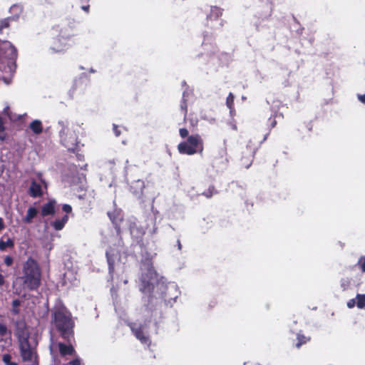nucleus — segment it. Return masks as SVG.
<instances>
[{"label": "nucleus", "instance_id": "nucleus-19", "mask_svg": "<svg viewBox=\"0 0 365 365\" xmlns=\"http://www.w3.org/2000/svg\"><path fill=\"white\" fill-rule=\"evenodd\" d=\"M54 201H49L48 203L43 205L41 209V214L43 216L52 215L54 213Z\"/></svg>", "mask_w": 365, "mask_h": 365}, {"label": "nucleus", "instance_id": "nucleus-45", "mask_svg": "<svg viewBox=\"0 0 365 365\" xmlns=\"http://www.w3.org/2000/svg\"><path fill=\"white\" fill-rule=\"evenodd\" d=\"M357 98L361 103L365 104V94H358Z\"/></svg>", "mask_w": 365, "mask_h": 365}, {"label": "nucleus", "instance_id": "nucleus-13", "mask_svg": "<svg viewBox=\"0 0 365 365\" xmlns=\"http://www.w3.org/2000/svg\"><path fill=\"white\" fill-rule=\"evenodd\" d=\"M145 187V183L141 180H137L130 185V190L132 193L138 198L143 196V190Z\"/></svg>", "mask_w": 365, "mask_h": 365}, {"label": "nucleus", "instance_id": "nucleus-7", "mask_svg": "<svg viewBox=\"0 0 365 365\" xmlns=\"http://www.w3.org/2000/svg\"><path fill=\"white\" fill-rule=\"evenodd\" d=\"M31 340V339L29 337L21 336L19 338L21 356L24 361L29 362L31 365H37L36 343Z\"/></svg>", "mask_w": 365, "mask_h": 365}, {"label": "nucleus", "instance_id": "nucleus-10", "mask_svg": "<svg viewBox=\"0 0 365 365\" xmlns=\"http://www.w3.org/2000/svg\"><path fill=\"white\" fill-rule=\"evenodd\" d=\"M217 52V47L214 40L210 36H205L202 43V51L200 56L204 58L214 60Z\"/></svg>", "mask_w": 365, "mask_h": 365}, {"label": "nucleus", "instance_id": "nucleus-46", "mask_svg": "<svg viewBox=\"0 0 365 365\" xmlns=\"http://www.w3.org/2000/svg\"><path fill=\"white\" fill-rule=\"evenodd\" d=\"M269 122H270V125L272 128H274L275 126V125L277 124V122L275 120V118H270L269 119Z\"/></svg>", "mask_w": 365, "mask_h": 365}, {"label": "nucleus", "instance_id": "nucleus-22", "mask_svg": "<svg viewBox=\"0 0 365 365\" xmlns=\"http://www.w3.org/2000/svg\"><path fill=\"white\" fill-rule=\"evenodd\" d=\"M222 14V10L217 6H211L210 14L207 15L208 19H217Z\"/></svg>", "mask_w": 365, "mask_h": 365}, {"label": "nucleus", "instance_id": "nucleus-3", "mask_svg": "<svg viewBox=\"0 0 365 365\" xmlns=\"http://www.w3.org/2000/svg\"><path fill=\"white\" fill-rule=\"evenodd\" d=\"M22 279L24 286L31 290L36 289L41 284V272L38 262L29 257L23 266Z\"/></svg>", "mask_w": 365, "mask_h": 365}, {"label": "nucleus", "instance_id": "nucleus-41", "mask_svg": "<svg viewBox=\"0 0 365 365\" xmlns=\"http://www.w3.org/2000/svg\"><path fill=\"white\" fill-rule=\"evenodd\" d=\"M113 130L114 134L116 137L120 136L121 131L116 125H113Z\"/></svg>", "mask_w": 365, "mask_h": 365}, {"label": "nucleus", "instance_id": "nucleus-37", "mask_svg": "<svg viewBox=\"0 0 365 365\" xmlns=\"http://www.w3.org/2000/svg\"><path fill=\"white\" fill-rule=\"evenodd\" d=\"M179 133L181 138H185L188 136L189 132L186 128H180Z\"/></svg>", "mask_w": 365, "mask_h": 365}, {"label": "nucleus", "instance_id": "nucleus-23", "mask_svg": "<svg viewBox=\"0 0 365 365\" xmlns=\"http://www.w3.org/2000/svg\"><path fill=\"white\" fill-rule=\"evenodd\" d=\"M108 215L113 223L115 225L116 228L119 229L118 227V221L121 220L120 211H115L113 212H108Z\"/></svg>", "mask_w": 365, "mask_h": 365}, {"label": "nucleus", "instance_id": "nucleus-49", "mask_svg": "<svg viewBox=\"0 0 365 365\" xmlns=\"http://www.w3.org/2000/svg\"><path fill=\"white\" fill-rule=\"evenodd\" d=\"M4 283V277L1 274H0V286L3 285Z\"/></svg>", "mask_w": 365, "mask_h": 365}, {"label": "nucleus", "instance_id": "nucleus-4", "mask_svg": "<svg viewBox=\"0 0 365 365\" xmlns=\"http://www.w3.org/2000/svg\"><path fill=\"white\" fill-rule=\"evenodd\" d=\"M142 274L140 278V284L139 289L145 293L150 294L154 292L155 284L157 283V288L160 289L164 287V283L158 282L157 273L150 261L145 262L141 267Z\"/></svg>", "mask_w": 365, "mask_h": 365}, {"label": "nucleus", "instance_id": "nucleus-8", "mask_svg": "<svg viewBox=\"0 0 365 365\" xmlns=\"http://www.w3.org/2000/svg\"><path fill=\"white\" fill-rule=\"evenodd\" d=\"M76 43L72 35H60L55 38L49 47V50L54 53H64Z\"/></svg>", "mask_w": 365, "mask_h": 365}, {"label": "nucleus", "instance_id": "nucleus-30", "mask_svg": "<svg viewBox=\"0 0 365 365\" xmlns=\"http://www.w3.org/2000/svg\"><path fill=\"white\" fill-rule=\"evenodd\" d=\"M21 304V302L20 300L19 299H14L13 302H12V309H11V312L16 315L19 313V309H18V307L20 306Z\"/></svg>", "mask_w": 365, "mask_h": 365}, {"label": "nucleus", "instance_id": "nucleus-42", "mask_svg": "<svg viewBox=\"0 0 365 365\" xmlns=\"http://www.w3.org/2000/svg\"><path fill=\"white\" fill-rule=\"evenodd\" d=\"M67 365H81V360L78 358L70 361Z\"/></svg>", "mask_w": 365, "mask_h": 365}, {"label": "nucleus", "instance_id": "nucleus-16", "mask_svg": "<svg viewBox=\"0 0 365 365\" xmlns=\"http://www.w3.org/2000/svg\"><path fill=\"white\" fill-rule=\"evenodd\" d=\"M68 344H65L63 343L60 342L58 344V348H59V352L62 356L66 355H73L75 353V350L71 345V340L70 341H68Z\"/></svg>", "mask_w": 365, "mask_h": 365}, {"label": "nucleus", "instance_id": "nucleus-5", "mask_svg": "<svg viewBox=\"0 0 365 365\" xmlns=\"http://www.w3.org/2000/svg\"><path fill=\"white\" fill-rule=\"evenodd\" d=\"M59 137L61 143L68 150L74 151L78 144V135L73 126H70L67 121L59 120Z\"/></svg>", "mask_w": 365, "mask_h": 365}, {"label": "nucleus", "instance_id": "nucleus-6", "mask_svg": "<svg viewBox=\"0 0 365 365\" xmlns=\"http://www.w3.org/2000/svg\"><path fill=\"white\" fill-rule=\"evenodd\" d=\"M203 149V140L197 134L188 136L187 140L181 142L178 145V150L180 154L188 155L202 153Z\"/></svg>", "mask_w": 365, "mask_h": 365}, {"label": "nucleus", "instance_id": "nucleus-12", "mask_svg": "<svg viewBox=\"0 0 365 365\" xmlns=\"http://www.w3.org/2000/svg\"><path fill=\"white\" fill-rule=\"evenodd\" d=\"M39 180L40 182H38L36 180H32L31 183V186L29 187V194L33 197H40L43 194L41 184H43L46 186V182L42 180L41 177H39Z\"/></svg>", "mask_w": 365, "mask_h": 365}, {"label": "nucleus", "instance_id": "nucleus-9", "mask_svg": "<svg viewBox=\"0 0 365 365\" xmlns=\"http://www.w3.org/2000/svg\"><path fill=\"white\" fill-rule=\"evenodd\" d=\"M130 327L133 334L135 337L141 342L142 344L149 346L150 344V340L148 334V324L138 323H131Z\"/></svg>", "mask_w": 365, "mask_h": 365}, {"label": "nucleus", "instance_id": "nucleus-51", "mask_svg": "<svg viewBox=\"0 0 365 365\" xmlns=\"http://www.w3.org/2000/svg\"><path fill=\"white\" fill-rule=\"evenodd\" d=\"M177 243H178V250H181V248H182V245H181V243H180V241L178 240L177 241Z\"/></svg>", "mask_w": 365, "mask_h": 365}, {"label": "nucleus", "instance_id": "nucleus-21", "mask_svg": "<svg viewBox=\"0 0 365 365\" xmlns=\"http://www.w3.org/2000/svg\"><path fill=\"white\" fill-rule=\"evenodd\" d=\"M68 220V217L66 215L61 219H58L53 222L52 225L56 230H61L64 227Z\"/></svg>", "mask_w": 365, "mask_h": 365}, {"label": "nucleus", "instance_id": "nucleus-32", "mask_svg": "<svg viewBox=\"0 0 365 365\" xmlns=\"http://www.w3.org/2000/svg\"><path fill=\"white\" fill-rule=\"evenodd\" d=\"M11 356L10 354H6L3 355L2 360L6 365H17L16 362L11 361Z\"/></svg>", "mask_w": 365, "mask_h": 365}, {"label": "nucleus", "instance_id": "nucleus-26", "mask_svg": "<svg viewBox=\"0 0 365 365\" xmlns=\"http://www.w3.org/2000/svg\"><path fill=\"white\" fill-rule=\"evenodd\" d=\"M233 103H234V96L232 95V93H230V94L228 95L227 100H226V104H227V107L230 108L231 115H232L233 112H234L233 108H232Z\"/></svg>", "mask_w": 365, "mask_h": 365}, {"label": "nucleus", "instance_id": "nucleus-2", "mask_svg": "<svg viewBox=\"0 0 365 365\" xmlns=\"http://www.w3.org/2000/svg\"><path fill=\"white\" fill-rule=\"evenodd\" d=\"M54 323L61 336L70 341L73 337V322L71 314L64 307L56 308L53 312Z\"/></svg>", "mask_w": 365, "mask_h": 365}, {"label": "nucleus", "instance_id": "nucleus-15", "mask_svg": "<svg viewBox=\"0 0 365 365\" xmlns=\"http://www.w3.org/2000/svg\"><path fill=\"white\" fill-rule=\"evenodd\" d=\"M106 257L108 264L109 272L112 273L114 269V264L115 263L116 260L119 259V258L115 251L113 249H110L109 250L106 251Z\"/></svg>", "mask_w": 365, "mask_h": 365}, {"label": "nucleus", "instance_id": "nucleus-18", "mask_svg": "<svg viewBox=\"0 0 365 365\" xmlns=\"http://www.w3.org/2000/svg\"><path fill=\"white\" fill-rule=\"evenodd\" d=\"M29 128L35 135H40L43 132L42 122L40 120H34L29 123Z\"/></svg>", "mask_w": 365, "mask_h": 365}, {"label": "nucleus", "instance_id": "nucleus-36", "mask_svg": "<svg viewBox=\"0 0 365 365\" xmlns=\"http://www.w3.org/2000/svg\"><path fill=\"white\" fill-rule=\"evenodd\" d=\"M185 94L184 93H183V101L181 103L180 108L183 111L184 115L185 116L186 115V113H187V105H186V103L185 102Z\"/></svg>", "mask_w": 365, "mask_h": 365}, {"label": "nucleus", "instance_id": "nucleus-47", "mask_svg": "<svg viewBox=\"0 0 365 365\" xmlns=\"http://www.w3.org/2000/svg\"><path fill=\"white\" fill-rule=\"evenodd\" d=\"M11 9L12 11H21V8L19 6H16V5L12 6Z\"/></svg>", "mask_w": 365, "mask_h": 365}, {"label": "nucleus", "instance_id": "nucleus-20", "mask_svg": "<svg viewBox=\"0 0 365 365\" xmlns=\"http://www.w3.org/2000/svg\"><path fill=\"white\" fill-rule=\"evenodd\" d=\"M38 210L36 208L31 207L28 209L26 215L24 217L23 220L24 222L29 224L32 222V220L36 216Z\"/></svg>", "mask_w": 365, "mask_h": 365}, {"label": "nucleus", "instance_id": "nucleus-35", "mask_svg": "<svg viewBox=\"0 0 365 365\" xmlns=\"http://www.w3.org/2000/svg\"><path fill=\"white\" fill-rule=\"evenodd\" d=\"M9 26V19L0 20V30Z\"/></svg>", "mask_w": 365, "mask_h": 365}, {"label": "nucleus", "instance_id": "nucleus-33", "mask_svg": "<svg viewBox=\"0 0 365 365\" xmlns=\"http://www.w3.org/2000/svg\"><path fill=\"white\" fill-rule=\"evenodd\" d=\"M8 334V329L6 325L0 324V335L5 336Z\"/></svg>", "mask_w": 365, "mask_h": 365}, {"label": "nucleus", "instance_id": "nucleus-48", "mask_svg": "<svg viewBox=\"0 0 365 365\" xmlns=\"http://www.w3.org/2000/svg\"><path fill=\"white\" fill-rule=\"evenodd\" d=\"M81 9L85 11L86 12H88V10H89V5H85V6H81Z\"/></svg>", "mask_w": 365, "mask_h": 365}, {"label": "nucleus", "instance_id": "nucleus-31", "mask_svg": "<svg viewBox=\"0 0 365 365\" xmlns=\"http://www.w3.org/2000/svg\"><path fill=\"white\" fill-rule=\"evenodd\" d=\"M359 269L365 273V256H361L356 263Z\"/></svg>", "mask_w": 365, "mask_h": 365}, {"label": "nucleus", "instance_id": "nucleus-34", "mask_svg": "<svg viewBox=\"0 0 365 365\" xmlns=\"http://www.w3.org/2000/svg\"><path fill=\"white\" fill-rule=\"evenodd\" d=\"M214 194V188L210 187L207 191L204 192L202 195L207 198L211 197Z\"/></svg>", "mask_w": 365, "mask_h": 365}, {"label": "nucleus", "instance_id": "nucleus-17", "mask_svg": "<svg viewBox=\"0 0 365 365\" xmlns=\"http://www.w3.org/2000/svg\"><path fill=\"white\" fill-rule=\"evenodd\" d=\"M180 294V292L178 290V286L174 283H169L168 285H166V292L165 293V295L170 296L171 299H173L175 300L178 297Z\"/></svg>", "mask_w": 365, "mask_h": 365}, {"label": "nucleus", "instance_id": "nucleus-52", "mask_svg": "<svg viewBox=\"0 0 365 365\" xmlns=\"http://www.w3.org/2000/svg\"><path fill=\"white\" fill-rule=\"evenodd\" d=\"M90 72H91V73H95V72H96V71H95L94 69H93V68H91V69H90Z\"/></svg>", "mask_w": 365, "mask_h": 365}, {"label": "nucleus", "instance_id": "nucleus-38", "mask_svg": "<svg viewBox=\"0 0 365 365\" xmlns=\"http://www.w3.org/2000/svg\"><path fill=\"white\" fill-rule=\"evenodd\" d=\"M145 311L147 312L145 314V317L146 318H150V319L151 320V319L153 318V314H154V312L153 311H150L149 310L147 307L145 308ZM155 314H157L156 312H155Z\"/></svg>", "mask_w": 365, "mask_h": 365}, {"label": "nucleus", "instance_id": "nucleus-50", "mask_svg": "<svg viewBox=\"0 0 365 365\" xmlns=\"http://www.w3.org/2000/svg\"><path fill=\"white\" fill-rule=\"evenodd\" d=\"M4 222H3V220L1 218H0V231L4 228Z\"/></svg>", "mask_w": 365, "mask_h": 365}, {"label": "nucleus", "instance_id": "nucleus-29", "mask_svg": "<svg viewBox=\"0 0 365 365\" xmlns=\"http://www.w3.org/2000/svg\"><path fill=\"white\" fill-rule=\"evenodd\" d=\"M340 284L343 290H346L350 287L351 279L348 277L342 278Z\"/></svg>", "mask_w": 365, "mask_h": 365}, {"label": "nucleus", "instance_id": "nucleus-44", "mask_svg": "<svg viewBox=\"0 0 365 365\" xmlns=\"http://www.w3.org/2000/svg\"><path fill=\"white\" fill-rule=\"evenodd\" d=\"M9 110V106L8 104H6L3 110V114L5 115H7L8 117H10Z\"/></svg>", "mask_w": 365, "mask_h": 365}, {"label": "nucleus", "instance_id": "nucleus-28", "mask_svg": "<svg viewBox=\"0 0 365 365\" xmlns=\"http://www.w3.org/2000/svg\"><path fill=\"white\" fill-rule=\"evenodd\" d=\"M309 340L308 338L304 336L302 334H297V343L296 344V346L297 348H299L302 344H305Z\"/></svg>", "mask_w": 365, "mask_h": 365}, {"label": "nucleus", "instance_id": "nucleus-39", "mask_svg": "<svg viewBox=\"0 0 365 365\" xmlns=\"http://www.w3.org/2000/svg\"><path fill=\"white\" fill-rule=\"evenodd\" d=\"M4 263L7 266H11L13 263V258L10 256H6L4 258Z\"/></svg>", "mask_w": 365, "mask_h": 365}, {"label": "nucleus", "instance_id": "nucleus-24", "mask_svg": "<svg viewBox=\"0 0 365 365\" xmlns=\"http://www.w3.org/2000/svg\"><path fill=\"white\" fill-rule=\"evenodd\" d=\"M356 306L359 309H363L365 307V294H357L356 296Z\"/></svg>", "mask_w": 365, "mask_h": 365}, {"label": "nucleus", "instance_id": "nucleus-27", "mask_svg": "<svg viewBox=\"0 0 365 365\" xmlns=\"http://www.w3.org/2000/svg\"><path fill=\"white\" fill-rule=\"evenodd\" d=\"M6 138L4 123L2 118L0 116V140H4Z\"/></svg>", "mask_w": 365, "mask_h": 365}, {"label": "nucleus", "instance_id": "nucleus-40", "mask_svg": "<svg viewBox=\"0 0 365 365\" xmlns=\"http://www.w3.org/2000/svg\"><path fill=\"white\" fill-rule=\"evenodd\" d=\"M63 210L66 213H70L72 211V207L70 205L65 204L62 207Z\"/></svg>", "mask_w": 365, "mask_h": 365}, {"label": "nucleus", "instance_id": "nucleus-43", "mask_svg": "<svg viewBox=\"0 0 365 365\" xmlns=\"http://www.w3.org/2000/svg\"><path fill=\"white\" fill-rule=\"evenodd\" d=\"M355 304H356V299H351L347 302V307L349 308H353Z\"/></svg>", "mask_w": 365, "mask_h": 365}, {"label": "nucleus", "instance_id": "nucleus-1", "mask_svg": "<svg viewBox=\"0 0 365 365\" xmlns=\"http://www.w3.org/2000/svg\"><path fill=\"white\" fill-rule=\"evenodd\" d=\"M16 50L10 42L4 41L0 44V81L6 85L11 83L16 71Z\"/></svg>", "mask_w": 365, "mask_h": 365}, {"label": "nucleus", "instance_id": "nucleus-14", "mask_svg": "<svg viewBox=\"0 0 365 365\" xmlns=\"http://www.w3.org/2000/svg\"><path fill=\"white\" fill-rule=\"evenodd\" d=\"M130 232L133 237L139 239L145 234V229L138 226L137 222L133 221L130 224Z\"/></svg>", "mask_w": 365, "mask_h": 365}, {"label": "nucleus", "instance_id": "nucleus-11", "mask_svg": "<svg viewBox=\"0 0 365 365\" xmlns=\"http://www.w3.org/2000/svg\"><path fill=\"white\" fill-rule=\"evenodd\" d=\"M87 88V83L83 78L76 79L69 91V95L71 98L82 95Z\"/></svg>", "mask_w": 365, "mask_h": 365}, {"label": "nucleus", "instance_id": "nucleus-25", "mask_svg": "<svg viewBox=\"0 0 365 365\" xmlns=\"http://www.w3.org/2000/svg\"><path fill=\"white\" fill-rule=\"evenodd\" d=\"M14 242L11 239L8 238L6 241L0 240V250L4 251L7 247H13Z\"/></svg>", "mask_w": 365, "mask_h": 365}]
</instances>
